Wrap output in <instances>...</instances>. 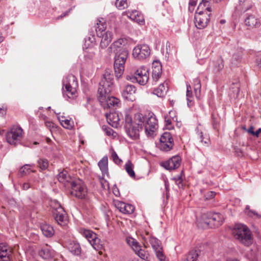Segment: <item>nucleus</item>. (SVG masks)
<instances>
[{
    "instance_id": "obj_16",
    "label": "nucleus",
    "mask_w": 261,
    "mask_h": 261,
    "mask_svg": "<svg viewBox=\"0 0 261 261\" xmlns=\"http://www.w3.org/2000/svg\"><path fill=\"white\" fill-rule=\"evenodd\" d=\"M211 13H196L195 15V24L199 29L205 28L210 20Z\"/></svg>"
},
{
    "instance_id": "obj_33",
    "label": "nucleus",
    "mask_w": 261,
    "mask_h": 261,
    "mask_svg": "<svg viewBox=\"0 0 261 261\" xmlns=\"http://www.w3.org/2000/svg\"><path fill=\"white\" fill-rule=\"evenodd\" d=\"M58 180L65 185L68 183H71L73 180L66 170H63L58 175Z\"/></svg>"
},
{
    "instance_id": "obj_12",
    "label": "nucleus",
    "mask_w": 261,
    "mask_h": 261,
    "mask_svg": "<svg viewBox=\"0 0 261 261\" xmlns=\"http://www.w3.org/2000/svg\"><path fill=\"white\" fill-rule=\"evenodd\" d=\"M80 232L87 239L94 249L98 250L101 248L100 240L97 237V235L92 230L86 229H81Z\"/></svg>"
},
{
    "instance_id": "obj_60",
    "label": "nucleus",
    "mask_w": 261,
    "mask_h": 261,
    "mask_svg": "<svg viewBox=\"0 0 261 261\" xmlns=\"http://www.w3.org/2000/svg\"><path fill=\"white\" fill-rule=\"evenodd\" d=\"M30 187V184L29 182H24L22 186V188L24 190L29 189Z\"/></svg>"
},
{
    "instance_id": "obj_3",
    "label": "nucleus",
    "mask_w": 261,
    "mask_h": 261,
    "mask_svg": "<svg viewBox=\"0 0 261 261\" xmlns=\"http://www.w3.org/2000/svg\"><path fill=\"white\" fill-rule=\"evenodd\" d=\"M232 234L236 239L245 245L249 246L252 243L251 232L248 227L244 224H236L232 230Z\"/></svg>"
},
{
    "instance_id": "obj_54",
    "label": "nucleus",
    "mask_w": 261,
    "mask_h": 261,
    "mask_svg": "<svg viewBox=\"0 0 261 261\" xmlns=\"http://www.w3.org/2000/svg\"><path fill=\"white\" fill-rule=\"evenodd\" d=\"M176 184L178 187H181L183 186L182 179L180 176H177L174 178Z\"/></svg>"
},
{
    "instance_id": "obj_62",
    "label": "nucleus",
    "mask_w": 261,
    "mask_h": 261,
    "mask_svg": "<svg viewBox=\"0 0 261 261\" xmlns=\"http://www.w3.org/2000/svg\"><path fill=\"white\" fill-rule=\"evenodd\" d=\"M254 127H253V126H250V127H249V128L247 130V132L249 134H250L252 135V134L253 133V132H254Z\"/></svg>"
},
{
    "instance_id": "obj_8",
    "label": "nucleus",
    "mask_w": 261,
    "mask_h": 261,
    "mask_svg": "<svg viewBox=\"0 0 261 261\" xmlns=\"http://www.w3.org/2000/svg\"><path fill=\"white\" fill-rule=\"evenodd\" d=\"M23 135V130L20 126H13L6 134L7 141L11 145H15L21 140Z\"/></svg>"
},
{
    "instance_id": "obj_55",
    "label": "nucleus",
    "mask_w": 261,
    "mask_h": 261,
    "mask_svg": "<svg viewBox=\"0 0 261 261\" xmlns=\"http://www.w3.org/2000/svg\"><path fill=\"white\" fill-rule=\"evenodd\" d=\"M45 126L48 128L50 130L53 128H56L55 124L52 121H46L45 122Z\"/></svg>"
},
{
    "instance_id": "obj_63",
    "label": "nucleus",
    "mask_w": 261,
    "mask_h": 261,
    "mask_svg": "<svg viewBox=\"0 0 261 261\" xmlns=\"http://www.w3.org/2000/svg\"><path fill=\"white\" fill-rule=\"evenodd\" d=\"M68 13H69V12H68V11H66V12H64L63 14H62L61 15H60V16L58 17V19H60V18H63L64 17H65V16H66L68 15Z\"/></svg>"
},
{
    "instance_id": "obj_46",
    "label": "nucleus",
    "mask_w": 261,
    "mask_h": 261,
    "mask_svg": "<svg viewBox=\"0 0 261 261\" xmlns=\"http://www.w3.org/2000/svg\"><path fill=\"white\" fill-rule=\"evenodd\" d=\"M38 166L42 170H45L48 167V161L45 159H40L38 161Z\"/></svg>"
},
{
    "instance_id": "obj_40",
    "label": "nucleus",
    "mask_w": 261,
    "mask_h": 261,
    "mask_svg": "<svg viewBox=\"0 0 261 261\" xmlns=\"http://www.w3.org/2000/svg\"><path fill=\"white\" fill-rule=\"evenodd\" d=\"M97 27L96 29L97 36H101V34L105 31L106 29V24L105 22L98 20L97 22Z\"/></svg>"
},
{
    "instance_id": "obj_31",
    "label": "nucleus",
    "mask_w": 261,
    "mask_h": 261,
    "mask_svg": "<svg viewBox=\"0 0 261 261\" xmlns=\"http://www.w3.org/2000/svg\"><path fill=\"white\" fill-rule=\"evenodd\" d=\"M38 253L40 257L45 259H50L54 256V251L47 245L42 247Z\"/></svg>"
},
{
    "instance_id": "obj_19",
    "label": "nucleus",
    "mask_w": 261,
    "mask_h": 261,
    "mask_svg": "<svg viewBox=\"0 0 261 261\" xmlns=\"http://www.w3.org/2000/svg\"><path fill=\"white\" fill-rule=\"evenodd\" d=\"M12 257V248L5 244H0V261H11Z\"/></svg>"
},
{
    "instance_id": "obj_20",
    "label": "nucleus",
    "mask_w": 261,
    "mask_h": 261,
    "mask_svg": "<svg viewBox=\"0 0 261 261\" xmlns=\"http://www.w3.org/2000/svg\"><path fill=\"white\" fill-rule=\"evenodd\" d=\"M165 126L166 129L171 130L174 128L173 123L176 122L177 124L179 123L177 121V113L175 110H171L164 116Z\"/></svg>"
},
{
    "instance_id": "obj_38",
    "label": "nucleus",
    "mask_w": 261,
    "mask_h": 261,
    "mask_svg": "<svg viewBox=\"0 0 261 261\" xmlns=\"http://www.w3.org/2000/svg\"><path fill=\"white\" fill-rule=\"evenodd\" d=\"M194 89L196 97L199 99H200L201 93V83L198 79H196L194 81Z\"/></svg>"
},
{
    "instance_id": "obj_49",
    "label": "nucleus",
    "mask_w": 261,
    "mask_h": 261,
    "mask_svg": "<svg viewBox=\"0 0 261 261\" xmlns=\"http://www.w3.org/2000/svg\"><path fill=\"white\" fill-rule=\"evenodd\" d=\"M100 182L101 184V188L103 189V190L105 191H107L109 192L110 190V185L108 181L104 179V178H100L99 179Z\"/></svg>"
},
{
    "instance_id": "obj_36",
    "label": "nucleus",
    "mask_w": 261,
    "mask_h": 261,
    "mask_svg": "<svg viewBox=\"0 0 261 261\" xmlns=\"http://www.w3.org/2000/svg\"><path fill=\"white\" fill-rule=\"evenodd\" d=\"M58 119L61 124L65 128L71 129L73 126V122L70 119H68L65 116L59 115Z\"/></svg>"
},
{
    "instance_id": "obj_1",
    "label": "nucleus",
    "mask_w": 261,
    "mask_h": 261,
    "mask_svg": "<svg viewBox=\"0 0 261 261\" xmlns=\"http://www.w3.org/2000/svg\"><path fill=\"white\" fill-rule=\"evenodd\" d=\"M146 117L141 113H137L134 115L133 120H132V140L135 141L132 142V144L135 148L141 150L142 145L140 141V132L142 130L145 125V121Z\"/></svg>"
},
{
    "instance_id": "obj_27",
    "label": "nucleus",
    "mask_w": 261,
    "mask_h": 261,
    "mask_svg": "<svg viewBox=\"0 0 261 261\" xmlns=\"http://www.w3.org/2000/svg\"><path fill=\"white\" fill-rule=\"evenodd\" d=\"M253 6L251 0H238L236 8L238 10L245 12L250 10Z\"/></svg>"
},
{
    "instance_id": "obj_30",
    "label": "nucleus",
    "mask_w": 261,
    "mask_h": 261,
    "mask_svg": "<svg viewBox=\"0 0 261 261\" xmlns=\"http://www.w3.org/2000/svg\"><path fill=\"white\" fill-rule=\"evenodd\" d=\"M132 20L140 25L145 24V20L143 14L140 11H132Z\"/></svg>"
},
{
    "instance_id": "obj_41",
    "label": "nucleus",
    "mask_w": 261,
    "mask_h": 261,
    "mask_svg": "<svg viewBox=\"0 0 261 261\" xmlns=\"http://www.w3.org/2000/svg\"><path fill=\"white\" fill-rule=\"evenodd\" d=\"M198 256L199 254L196 250H192L187 255L184 261H197Z\"/></svg>"
},
{
    "instance_id": "obj_29",
    "label": "nucleus",
    "mask_w": 261,
    "mask_h": 261,
    "mask_svg": "<svg viewBox=\"0 0 261 261\" xmlns=\"http://www.w3.org/2000/svg\"><path fill=\"white\" fill-rule=\"evenodd\" d=\"M108 122L114 127H117L120 120L119 115L116 112L105 114Z\"/></svg>"
},
{
    "instance_id": "obj_10",
    "label": "nucleus",
    "mask_w": 261,
    "mask_h": 261,
    "mask_svg": "<svg viewBox=\"0 0 261 261\" xmlns=\"http://www.w3.org/2000/svg\"><path fill=\"white\" fill-rule=\"evenodd\" d=\"M71 194L78 198H84L87 194V189L81 180L73 181L71 183Z\"/></svg>"
},
{
    "instance_id": "obj_13",
    "label": "nucleus",
    "mask_w": 261,
    "mask_h": 261,
    "mask_svg": "<svg viewBox=\"0 0 261 261\" xmlns=\"http://www.w3.org/2000/svg\"><path fill=\"white\" fill-rule=\"evenodd\" d=\"M150 53L149 46L146 44L138 45L133 51V55L135 59L143 60L148 57Z\"/></svg>"
},
{
    "instance_id": "obj_44",
    "label": "nucleus",
    "mask_w": 261,
    "mask_h": 261,
    "mask_svg": "<svg viewBox=\"0 0 261 261\" xmlns=\"http://www.w3.org/2000/svg\"><path fill=\"white\" fill-rule=\"evenodd\" d=\"M95 45V41L94 36L92 38L89 37L88 39H85V42L84 45V48H88L93 47Z\"/></svg>"
},
{
    "instance_id": "obj_47",
    "label": "nucleus",
    "mask_w": 261,
    "mask_h": 261,
    "mask_svg": "<svg viewBox=\"0 0 261 261\" xmlns=\"http://www.w3.org/2000/svg\"><path fill=\"white\" fill-rule=\"evenodd\" d=\"M115 5L119 9H123L128 6L127 0H116Z\"/></svg>"
},
{
    "instance_id": "obj_52",
    "label": "nucleus",
    "mask_w": 261,
    "mask_h": 261,
    "mask_svg": "<svg viewBox=\"0 0 261 261\" xmlns=\"http://www.w3.org/2000/svg\"><path fill=\"white\" fill-rule=\"evenodd\" d=\"M197 0H190L189 3V10L191 12H193L195 9V7L197 5Z\"/></svg>"
},
{
    "instance_id": "obj_14",
    "label": "nucleus",
    "mask_w": 261,
    "mask_h": 261,
    "mask_svg": "<svg viewBox=\"0 0 261 261\" xmlns=\"http://www.w3.org/2000/svg\"><path fill=\"white\" fill-rule=\"evenodd\" d=\"M145 124V130L146 134L148 136H153L154 133L158 128V120L154 115H151L146 118Z\"/></svg>"
},
{
    "instance_id": "obj_37",
    "label": "nucleus",
    "mask_w": 261,
    "mask_h": 261,
    "mask_svg": "<svg viewBox=\"0 0 261 261\" xmlns=\"http://www.w3.org/2000/svg\"><path fill=\"white\" fill-rule=\"evenodd\" d=\"M125 129L128 136H130V110L127 109L124 112Z\"/></svg>"
},
{
    "instance_id": "obj_64",
    "label": "nucleus",
    "mask_w": 261,
    "mask_h": 261,
    "mask_svg": "<svg viewBox=\"0 0 261 261\" xmlns=\"http://www.w3.org/2000/svg\"><path fill=\"white\" fill-rule=\"evenodd\" d=\"M6 109L5 108H0V114H1L2 115H4L6 113Z\"/></svg>"
},
{
    "instance_id": "obj_24",
    "label": "nucleus",
    "mask_w": 261,
    "mask_h": 261,
    "mask_svg": "<svg viewBox=\"0 0 261 261\" xmlns=\"http://www.w3.org/2000/svg\"><path fill=\"white\" fill-rule=\"evenodd\" d=\"M162 73V65L159 61H155L152 64V78L157 82L161 77Z\"/></svg>"
},
{
    "instance_id": "obj_2",
    "label": "nucleus",
    "mask_w": 261,
    "mask_h": 261,
    "mask_svg": "<svg viewBox=\"0 0 261 261\" xmlns=\"http://www.w3.org/2000/svg\"><path fill=\"white\" fill-rule=\"evenodd\" d=\"M103 88L98 90V99L104 109H111L118 107L120 100L118 98L110 96L111 88H108L106 91Z\"/></svg>"
},
{
    "instance_id": "obj_25",
    "label": "nucleus",
    "mask_w": 261,
    "mask_h": 261,
    "mask_svg": "<svg viewBox=\"0 0 261 261\" xmlns=\"http://www.w3.org/2000/svg\"><path fill=\"white\" fill-rule=\"evenodd\" d=\"M113 34L111 32L107 31L101 34V36H97L101 38L100 43V47L101 48H106L112 41L113 39Z\"/></svg>"
},
{
    "instance_id": "obj_61",
    "label": "nucleus",
    "mask_w": 261,
    "mask_h": 261,
    "mask_svg": "<svg viewBox=\"0 0 261 261\" xmlns=\"http://www.w3.org/2000/svg\"><path fill=\"white\" fill-rule=\"evenodd\" d=\"M235 152H236V154L238 156H241V155H242L243 154V152L242 151V150L240 148H236Z\"/></svg>"
},
{
    "instance_id": "obj_43",
    "label": "nucleus",
    "mask_w": 261,
    "mask_h": 261,
    "mask_svg": "<svg viewBox=\"0 0 261 261\" xmlns=\"http://www.w3.org/2000/svg\"><path fill=\"white\" fill-rule=\"evenodd\" d=\"M187 99L188 105L190 106H192L193 105L192 92L191 87L189 84L187 85Z\"/></svg>"
},
{
    "instance_id": "obj_50",
    "label": "nucleus",
    "mask_w": 261,
    "mask_h": 261,
    "mask_svg": "<svg viewBox=\"0 0 261 261\" xmlns=\"http://www.w3.org/2000/svg\"><path fill=\"white\" fill-rule=\"evenodd\" d=\"M102 128L107 136L114 137L115 136V134L116 133L111 128L106 126H103Z\"/></svg>"
},
{
    "instance_id": "obj_15",
    "label": "nucleus",
    "mask_w": 261,
    "mask_h": 261,
    "mask_svg": "<svg viewBox=\"0 0 261 261\" xmlns=\"http://www.w3.org/2000/svg\"><path fill=\"white\" fill-rule=\"evenodd\" d=\"M55 203L57 204L58 207H56L55 212H54L55 218L59 225L65 226L68 221L66 213L59 202H56Z\"/></svg>"
},
{
    "instance_id": "obj_35",
    "label": "nucleus",
    "mask_w": 261,
    "mask_h": 261,
    "mask_svg": "<svg viewBox=\"0 0 261 261\" xmlns=\"http://www.w3.org/2000/svg\"><path fill=\"white\" fill-rule=\"evenodd\" d=\"M41 230L43 234L46 237L50 238L55 233L53 227L47 224H42L41 226Z\"/></svg>"
},
{
    "instance_id": "obj_11",
    "label": "nucleus",
    "mask_w": 261,
    "mask_h": 261,
    "mask_svg": "<svg viewBox=\"0 0 261 261\" xmlns=\"http://www.w3.org/2000/svg\"><path fill=\"white\" fill-rule=\"evenodd\" d=\"M174 144V139L171 133L165 132L160 137L158 147L162 151H168L172 149Z\"/></svg>"
},
{
    "instance_id": "obj_56",
    "label": "nucleus",
    "mask_w": 261,
    "mask_h": 261,
    "mask_svg": "<svg viewBox=\"0 0 261 261\" xmlns=\"http://www.w3.org/2000/svg\"><path fill=\"white\" fill-rule=\"evenodd\" d=\"M122 18L124 20H127V19H130V12L129 11L123 12L122 14Z\"/></svg>"
},
{
    "instance_id": "obj_21",
    "label": "nucleus",
    "mask_w": 261,
    "mask_h": 261,
    "mask_svg": "<svg viewBox=\"0 0 261 261\" xmlns=\"http://www.w3.org/2000/svg\"><path fill=\"white\" fill-rule=\"evenodd\" d=\"M113 80V74H111L109 72H106L103 74V79L100 83L98 90H100L102 88H103L105 90L110 88L111 91H112L114 88Z\"/></svg>"
},
{
    "instance_id": "obj_26",
    "label": "nucleus",
    "mask_w": 261,
    "mask_h": 261,
    "mask_svg": "<svg viewBox=\"0 0 261 261\" xmlns=\"http://www.w3.org/2000/svg\"><path fill=\"white\" fill-rule=\"evenodd\" d=\"M168 90V82L165 81L161 84L158 88L153 91V94L160 97H163L166 94Z\"/></svg>"
},
{
    "instance_id": "obj_7",
    "label": "nucleus",
    "mask_w": 261,
    "mask_h": 261,
    "mask_svg": "<svg viewBox=\"0 0 261 261\" xmlns=\"http://www.w3.org/2000/svg\"><path fill=\"white\" fill-rule=\"evenodd\" d=\"M147 243H149L153 249L155 255L159 261H168L165 255L161 241L152 236H148L146 238Z\"/></svg>"
},
{
    "instance_id": "obj_57",
    "label": "nucleus",
    "mask_w": 261,
    "mask_h": 261,
    "mask_svg": "<svg viewBox=\"0 0 261 261\" xmlns=\"http://www.w3.org/2000/svg\"><path fill=\"white\" fill-rule=\"evenodd\" d=\"M246 214L250 217H253V216H256L257 217H260L257 213L255 212L250 210H246Z\"/></svg>"
},
{
    "instance_id": "obj_48",
    "label": "nucleus",
    "mask_w": 261,
    "mask_h": 261,
    "mask_svg": "<svg viewBox=\"0 0 261 261\" xmlns=\"http://www.w3.org/2000/svg\"><path fill=\"white\" fill-rule=\"evenodd\" d=\"M30 165H25L22 166L19 170V172L22 175H26L27 174H29L32 171L31 170Z\"/></svg>"
},
{
    "instance_id": "obj_4",
    "label": "nucleus",
    "mask_w": 261,
    "mask_h": 261,
    "mask_svg": "<svg viewBox=\"0 0 261 261\" xmlns=\"http://www.w3.org/2000/svg\"><path fill=\"white\" fill-rule=\"evenodd\" d=\"M224 220V217L221 214L205 213L202 215L200 223L203 227H218L222 224Z\"/></svg>"
},
{
    "instance_id": "obj_59",
    "label": "nucleus",
    "mask_w": 261,
    "mask_h": 261,
    "mask_svg": "<svg viewBox=\"0 0 261 261\" xmlns=\"http://www.w3.org/2000/svg\"><path fill=\"white\" fill-rule=\"evenodd\" d=\"M112 192L116 196H119L120 195L119 191L118 188L115 186L113 187Z\"/></svg>"
},
{
    "instance_id": "obj_58",
    "label": "nucleus",
    "mask_w": 261,
    "mask_h": 261,
    "mask_svg": "<svg viewBox=\"0 0 261 261\" xmlns=\"http://www.w3.org/2000/svg\"><path fill=\"white\" fill-rule=\"evenodd\" d=\"M125 168L128 174L130 176V162L128 161L125 165Z\"/></svg>"
},
{
    "instance_id": "obj_51",
    "label": "nucleus",
    "mask_w": 261,
    "mask_h": 261,
    "mask_svg": "<svg viewBox=\"0 0 261 261\" xmlns=\"http://www.w3.org/2000/svg\"><path fill=\"white\" fill-rule=\"evenodd\" d=\"M216 195V193L213 191H207L204 193V196L205 200H211L213 199Z\"/></svg>"
},
{
    "instance_id": "obj_28",
    "label": "nucleus",
    "mask_w": 261,
    "mask_h": 261,
    "mask_svg": "<svg viewBox=\"0 0 261 261\" xmlns=\"http://www.w3.org/2000/svg\"><path fill=\"white\" fill-rule=\"evenodd\" d=\"M212 12V7L211 3L207 0H202L199 4L196 13H211Z\"/></svg>"
},
{
    "instance_id": "obj_32",
    "label": "nucleus",
    "mask_w": 261,
    "mask_h": 261,
    "mask_svg": "<svg viewBox=\"0 0 261 261\" xmlns=\"http://www.w3.org/2000/svg\"><path fill=\"white\" fill-rule=\"evenodd\" d=\"M98 165L99 167L100 170L102 172V174L103 176L106 175L107 176H109V172H108V159L107 156H103L101 160H100L98 163Z\"/></svg>"
},
{
    "instance_id": "obj_9",
    "label": "nucleus",
    "mask_w": 261,
    "mask_h": 261,
    "mask_svg": "<svg viewBox=\"0 0 261 261\" xmlns=\"http://www.w3.org/2000/svg\"><path fill=\"white\" fill-rule=\"evenodd\" d=\"M149 80V70L145 66H141L139 67L134 73V77L132 78V81H136L140 85H144Z\"/></svg>"
},
{
    "instance_id": "obj_53",
    "label": "nucleus",
    "mask_w": 261,
    "mask_h": 261,
    "mask_svg": "<svg viewBox=\"0 0 261 261\" xmlns=\"http://www.w3.org/2000/svg\"><path fill=\"white\" fill-rule=\"evenodd\" d=\"M201 142L204 144L208 145L210 143V138L207 136H201Z\"/></svg>"
},
{
    "instance_id": "obj_34",
    "label": "nucleus",
    "mask_w": 261,
    "mask_h": 261,
    "mask_svg": "<svg viewBox=\"0 0 261 261\" xmlns=\"http://www.w3.org/2000/svg\"><path fill=\"white\" fill-rule=\"evenodd\" d=\"M116 207L122 213L124 214H129L130 210V204H126L123 202L116 201L115 202Z\"/></svg>"
},
{
    "instance_id": "obj_6",
    "label": "nucleus",
    "mask_w": 261,
    "mask_h": 261,
    "mask_svg": "<svg viewBox=\"0 0 261 261\" xmlns=\"http://www.w3.org/2000/svg\"><path fill=\"white\" fill-rule=\"evenodd\" d=\"M128 56V52L124 50L115 57L114 67L116 77L118 79L121 77L124 70V64Z\"/></svg>"
},
{
    "instance_id": "obj_39",
    "label": "nucleus",
    "mask_w": 261,
    "mask_h": 261,
    "mask_svg": "<svg viewBox=\"0 0 261 261\" xmlns=\"http://www.w3.org/2000/svg\"><path fill=\"white\" fill-rule=\"evenodd\" d=\"M70 251L74 255H79L81 253V248L78 243H73L71 244L69 247Z\"/></svg>"
},
{
    "instance_id": "obj_18",
    "label": "nucleus",
    "mask_w": 261,
    "mask_h": 261,
    "mask_svg": "<svg viewBox=\"0 0 261 261\" xmlns=\"http://www.w3.org/2000/svg\"><path fill=\"white\" fill-rule=\"evenodd\" d=\"M132 248L135 253L141 259L144 260L149 261L150 256L149 253L144 249H143L139 243L132 238Z\"/></svg>"
},
{
    "instance_id": "obj_5",
    "label": "nucleus",
    "mask_w": 261,
    "mask_h": 261,
    "mask_svg": "<svg viewBox=\"0 0 261 261\" xmlns=\"http://www.w3.org/2000/svg\"><path fill=\"white\" fill-rule=\"evenodd\" d=\"M63 85L66 90V95L69 98L75 96L78 82L74 75L68 74L66 76L63 81Z\"/></svg>"
},
{
    "instance_id": "obj_23",
    "label": "nucleus",
    "mask_w": 261,
    "mask_h": 261,
    "mask_svg": "<svg viewBox=\"0 0 261 261\" xmlns=\"http://www.w3.org/2000/svg\"><path fill=\"white\" fill-rule=\"evenodd\" d=\"M181 161V158L179 155H175L164 162L163 166L168 170L175 169L180 166Z\"/></svg>"
},
{
    "instance_id": "obj_17",
    "label": "nucleus",
    "mask_w": 261,
    "mask_h": 261,
    "mask_svg": "<svg viewBox=\"0 0 261 261\" xmlns=\"http://www.w3.org/2000/svg\"><path fill=\"white\" fill-rule=\"evenodd\" d=\"M128 44V41L125 38H120L117 41L114 42L110 46L109 49L111 50V52H113L116 56L117 53L119 54L123 52L124 50L127 51L125 48V46Z\"/></svg>"
},
{
    "instance_id": "obj_22",
    "label": "nucleus",
    "mask_w": 261,
    "mask_h": 261,
    "mask_svg": "<svg viewBox=\"0 0 261 261\" xmlns=\"http://www.w3.org/2000/svg\"><path fill=\"white\" fill-rule=\"evenodd\" d=\"M244 23L245 25L249 29L257 28L261 25L260 19L253 14L248 15L245 18Z\"/></svg>"
},
{
    "instance_id": "obj_45",
    "label": "nucleus",
    "mask_w": 261,
    "mask_h": 261,
    "mask_svg": "<svg viewBox=\"0 0 261 261\" xmlns=\"http://www.w3.org/2000/svg\"><path fill=\"white\" fill-rule=\"evenodd\" d=\"M130 86L127 85L125 89L123 90L122 96L123 98L127 100H129L130 98Z\"/></svg>"
},
{
    "instance_id": "obj_42",
    "label": "nucleus",
    "mask_w": 261,
    "mask_h": 261,
    "mask_svg": "<svg viewBox=\"0 0 261 261\" xmlns=\"http://www.w3.org/2000/svg\"><path fill=\"white\" fill-rule=\"evenodd\" d=\"M110 153L111 154V158L115 164L120 165L122 163V160L119 158L117 153L112 147H111L110 149Z\"/></svg>"
}]
</instances>
